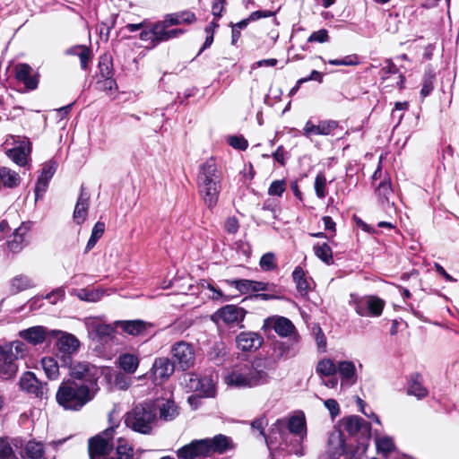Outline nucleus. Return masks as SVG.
Here are the masks:
<instances>
[{
    "label": "nucleus",
    "mask_w": 459,
    "mask_h": 459,
    "mask_svg": "<svg viewBox=\"0 0 459 459\" xmlns=\"http://www.w3.org/2000/svg\"><path fill=\"white\" fill-rule=\"evenodd\" d=\"M338 124L335 121H321L318 125H314L311 120L307 121L302 134L307 138H312L314 135H329L337 128Z\"/></svg>",
    "instance_id": "nucleus-23"
},
{
    "label": "nucleus",
    "mask_w": 459,
    "mask_h": 459,
    "mask_svg": "<svg viewBox=\"0 0 459 459\" xmlns=\"http://www.w3.org/2000/svg\"><path fill=\"white\" fill-rule=\"evenodd\" d=\"M74 294L80 300L86 302H98L105 295V290L99 288H82L74 290Z\"/></svg>",
    "instance_id": "nucleus-31"
},
{
    "label": "nucleus",
    "mask_w": 459,
    "mask_h": 459,
    "mask_svg": "<svg viewBox=\"0 0 459 459\" xmlns=\"http://www.w3.org/2000/svg\"><path fill=\"white\" fill-rule=\"evenodd\" d=\"M315 255L326 264H333V251L328 244L317 243L313 247Z\"/></svg>",
    "instance_id": "nucleus-42"
},
{
    "label": "nucleus",
    "mask_w": 459,
    "mask_h": 459,
    "mask_svg": "<svg viewBox=\"0 0 459 459\" xmlns=\"http://www.w3.org/2000/svg\"><path fill=\"white\" fill-rule=\"evenodd\" d=\"M246 313V310L240 307L226 305L217 311L216 316L221 319L226 325H233L242 323Z\"/></svg>",
    "instance_id": "nucleus-20"
},
{
    "label": "nucleus",
    "mask_w": 459,
    "mask_h": 459,
    "mask_svg": "<svg viewBox=\"0 0 459 459\" xmlns=\"http://www.w3.org/2000/svg\"><path fill=\"white\" fill-rule=\"evenodd\" d=\"M428 393L427 388L421 383L420 377L419 375L411 376L407 394L417 397V399H422L428 395Z\"/></svg>",
    "instance_id": "nucleus-36"
},
{
    "label": "nucleus",
    "mask_w": 459,
    "mask_h": 459,
    "mask_svg": "<svg viewBox=\"0 0 459 459\" xmlns=\"http://www.w3.org/2000/svg\"><path fill=\"white\" fill-rule=\"evenodd\" d=\"M315 191L318 198L323 199L325 197L326 192V179L323 174H317L315 178Z\"/></svg>",
    "instance_id": "nucleus-52"
},
{
    "label": "nucleus",
    "mask_w": 459,
    "mask_h": 459,
    "mask_svg": "<svg viewBox=\"0 0 459 459\" xmlns=\"http://www.w3.org/2000/svg\"><path fill=\"white\" fill-rule=\"evenodd\" d=\"M20 184V176L17 172L6 168H0V190L2 186L13 188Z\"/></svg>",
    "instance_id": "nucleus-32"
},
{
    "label": "nucleus",
    "mask_w": 459,
    "mask_h": 459,
    "mask_svg": "<svg viewBox=\"0 0 459 459\" xmlns=\"http://www.w3.org/2000/svg\"><path fill=\"white\" fill-rule=\"evenodd\" d=\"M171 354L174 364L182 370H186L195 364V351L193 347L186 342H178L172 346Z\"/></svg>",
    "instance_id": "nucleus-12"
},
{
    "label": "nucleus",
    "mask_w": 459,
    "mask_h": 459,
    "mask_svg": "<svg viewBox=\"0 0 459 459\" xmlns=\"http://www.w3.org/2000/svg\"><path fill=\"white\" fill-rule=\"evenodd\" d=\"M271 363L266 359H256L251 363H239L230 368L224 382L228 386L236 388H252L263 385L270 381L268 370Z\"/></svg>",
    "instance_id": "nucleus-1"
},
{
    "label": "nucleus",
    "mask_w": 459,
    "mask_h": 459,
    "mask_svg": "<svg viewBox=\"0 0 459 459\" xmlns=\"http://www.w3.org/2000/svg\"><path fill=\"white\" fill-rule=\"evenodd\" d=\"M204 443L208 446V456L212 454H223L233 448L232 441L230 437L219 434L212 438H204Z\"/></svg>",
    "instance_id": "nucleus-26"
},
{
    "label": "nucleus",
    "mask_w": 459,
    "mask_h": 459,
    "mask_svg": "<svg viewBox=\"0 0 459 459\" xmlns=\"http://www.w3.org/2000/svg\"><path fill=\"white\" fill-rule=\"evenodd\" d=\"M156 409L152 403L135 405L125 416L126 427L143 435L151 434L157 418Z\"/></svg>",
    "instance_id": "nucleus-5"
},
{
    "label": "nucleus",
    "mask_w": 459,
    "mask_h": 459,
    "mask_svg": "<svg viewBox=\"0 0 459 459\" xmlns=\"http://www.w3.org/2000/svg\"><path fill=\"white\" fill-rule=\"evenodd\" d=\"M15 78L30 90H35L39 84L38 74L27 64H19L15 66Z\"/></svg>",
    "instance_id": "nucleus-24"
},
{
    "label": "nucleus",
    "mask_w": 459,
    "mask_h": 459,
    "mask_svg": "<svg viewBox=\"0 0 459 459\" xmlns=\"http://www.w3.org/2000/svg\"><path fill=\"white\" fill-rule=\"evenodd\" d=\"M292 277L299 294L301 296L307 295L310 290V282L305 277L304 270L299 266L296 267L292 273Z\"/></svg>",
    "instance_id": "nucleus-35"
},
{
    "label": "nucleus",
    "mask_w": 459,
    "mask_h": 459,
    "mask_svg": "<svg viewBox=\"0 0 459 459\" xmlns=\"http://www.w3.org/2000/svg\"><path fill=\"white\" fill-rule=\"evenodd\" d=\"M285 190L286 181L284 179L274 180L268 188V195L272 196H281Z\"/></svg>",
    "instance_id": "nucleus-54"
},
{
    "label": "nucleus",
    "mask_w": 459,
    "mask_h": 459,
    "mask_svg": "<svg viewBox=\"0 0 459 459\" xmlns=\"http://www.w3.org/2000/svg\"><path fill=\"white\" fill-rule=\"evenodd\" d=\"M28 354V347L22 341L16 340L4 345H0V375L9 379L15 376L18 370L16 360Z\"/></svg>",
    "instance_id": "nucleus-6"
},
{
    "label": "nucleus",
    "mask_w": 459,
    "mask_h": 459,
    "mask_svg": "<svg viewBox=\"0 0 459 459\" xmlns=\"http://www.w3.org/2000/svg\"><path fill=\"white\" fill-rule=\"evenodd\" d=\"M160 411V418L169 421L174 420L178 415V409L174 401L168 399L161 404L158 405Z\"/></svg>",
    "instance_id": "nucleus-37"
},
{
    "label": "nucleus",
    "mask_w": 459,
    "mask_h": 459,
    "mask_svg": "<svg viewBox=\"0 0 459 459\" xmlns=\"http://www.w3.org/2000/svg\"><path fill=\"white\" fill-rule=\"evenodd\" d=\"M56 333L55 329L36 325L19 332V336L33 346L40 345L45 342H51Z\"/></svg>",
    "instance_id": "nucleus-13"
},
{
    "label": "nucleus",
    "mask_w": 459,
    "mask_h": 459,
    "mask_svg": "<svg viewBox=\"0 0 459 459\" xmlns=\"http://www.w3.org/2000/svg\"><path fill=\"white\" fill-rule=\"evenodd\" d=\"M118 361L120 368L129 374L135 372L139 365V359L137 356L130 353L120 355Z\"/></svg>",
    "instance_id": "nucleus-40"
},
{
    "label": "nucleus",
    "mask_w": 459,
    "mask_h": 459,
    "mask_svg": "<svg viewBox=\"0 0 459 459\" xmlns=\"http://www.w3.org/2000/svg\"><path fill=\"white\" fill-rule=\"evenodd\" d=\"M25 453L30 459H41L44 455L42 443L29 441L25 446Z\"/></svg>",
    "instance_id": "nucleus-48"
},
{
    "label": "nucleus",
    "mask_w": 459,
    "mask_h": 459,
    "mask_svg": "<svg viewBox=\"0 0 459 459\" xmlns=\"http://www.w3.org/2000/svg\"><path fill=\"white\" fill-rule=\"evenodd\" d=\"M231 285L234 286L239 292L246 294L251 291V280H236L231 281Z\"/></svg>",
    "instance_id": "nucleus-62"
},
{
    "label": "nucleus",
    "mask_w": 459,
    "mask_h": 459,
    "mask_svg": "<svg viewBox=\"0 0 459 459\" xmlns=\"http://www.w3.org/2000/svg\"><path fill=\"white\" fill-rule=\"evenodd\" d=\"M192 387L195 391H199L206 397L215 395V384L212 376H204L200 377L191 378Z\"/></svg>",
    "instance_id": "nucleus-29"
},
{
    "label": "nucleus",
    "mask_w": 459,
    "mask_h": 459,
    "mask_svg": "<svg viewBox=\"0 0 459 459\" xmlns=\"http://www.w3.org/2000/svg\"><path fill=\"white\" fill-rule=\"evenodd\" d=\"M376 192L382 204L386 203L388 205L390 204L389 196L393 193L390 179L385 178L382 182H380L376 189Z\"/></svg>",
    "instance_id": "nucleus-47"
},
{
    "label": "nucleus",
    "mask_w": 459,
    "mask_h": 459,
    "mask_svg": "<svg viewBox=\"0 0 459 459\" xmlns=\"http://www.w3.org/2000/svg\"><path fill=\"white\" fill-rule=\"evenodd\" d=\"M268 421L265 417H260L252 421L251 427L255 430L259 431V434L264 438L266 441V437H269V434L266 436L264 433V429L267 426Z\"/></svg>",
    "instance_id": "nucleus-61"
},
{
    "label": "nucleus",
    "mask_w": 459,
    "mask_h": 459,
    "mask_svg": "<svg viewBox=\"0 0 459 459\" xmlns=\"http://www.w3.org/2000/svg\"><path fill=\"white\" fill-rule=\"evenodd\" d=\"M264 342V338L255 332H242L236 338L238 349L243 351L258 350Z\"/></svg>",
    "instance_id": "nucleus-21"
},
{
    "label": "nucleus",
    "mask_w": 459,
    "mask_h": 459,
    "mask_svg": "<svg viewBox=\"0 0 459 459\" xmlns=\"http://www.w3.org/2000/svg\"><path fill=\"white\" fill-rule=\"evenodd\" d=\"M325 406L329 411L332 418L336 417L340 413V407L334 399H327L324 402Z\"/></svg>",
    "instance_id": "nucleus-63"
},
{
    "label": "nucleus",
    "mask_w": 459,
    "mask_h": 459,
    "mask_svg": "<svg viewBox=\"0 0 459 459\" xmlns=\"http://www.w3.org/2000/svg\"><path fill=\"white\" fill-rule=\"evenodd\" d=\"M32 287H34L33 281L26 275H17L11 281V291L13 293H18Z\"/></svg>",
    "instance_id": "nucleus-41"
},
{
    "label": "nucleus",
    "mask_w": 459,
    "mask_h": 459,
    "mask_svg": "<svg viewBox=\"0 0 459 459\" xmlns=\"http://www.w3.org/2000/svg\"><path fill=\"white\" fill-rule=\"evenodd\" d=\"M61 368H68L69 376L75 380L82 381L81 385L99 390L97 381L100 377V370L95 366L85 361H75L73 359L71 364L61 365Z\"/></svg>",
    "instance_id": "nucleus-8"
},
{
    "label": "nucleus",
    "mask_w": 459,
    "mask_h": 459,
    "mask_svg": "<svg viewBox=\"0 0 459 459\" xmlns=\"http://www.w3.org/2000/svg\"><path fill=\"white\" fill-rule=\"evenodd\" d=\"M39 384L35 375L31 372H26L20 379V385L22 390L28 393L35 391V386Z\"/></svg>",
    "instance_id": "nucleus-50"
},
{
    "label": "nucleus",
    "mask_w": 459,
    "mask_h": 459,
    "mask_svg": "<svg viewBox=\"0 0 459 459\" xmlns=\"http://www.w3.org/2000/svg\"><path fill=\"white\" fill-rule=\"evenodd\" d=\"M30 222H22L14 230L7 240V247L10 252L16 254L21 252L29 244V233Z\"/></svg>",
    "instance_id": "nucleus-14"
},
{
    "label": "nucleus",
    "mask_w": 459,
    "mask_h": 459,
    "mask_svg": "<svg viewBox=\"0 0 459 459\" xmlns=\"http://www.w3.org/2000/svg\"><path fill=\"white\" fill-rule=\"evenodd\" d=\"M96 86L99 91L109 92L117 89V82L113 78H101L97 81Z\"/></svg>",
    "instance_id": "nucleus-56"
},
{
    "label": "nucleus",
    "mask_w": 459,
    "mask_h": 459,
    "mask_svg": "<svg viewBox=\"0 0 459 459\" xmlns=\"http://www.w3.org/2000/svg\"><path fill=\"white\" fill-rule=\"evenodd\" d=\"M41 366L48 379L55 380L58 378L60 375L59 368H61V365H58V362L55 358L44 357L41 359Z\"/></svg>",
    "instance_id": "nucleus-34"
},
{
    "label": "nucleus",
    "mask_w": 459,
    "mask_h": 459,
    "mask_svg": "<svg viewBox=\"0 0 459 459\" xmlns=\"http://www.w3.org/2000/svg\"><path fill=\"white\" fill-rule=\"evenodd\" d=\"M97 392L98 389L67 380L58 387L56 399L65 410L80 411L94 398Z\"/></svg>",
    "instance_id": "nucleus-3"
},
{
    "label": "nucleus",
    "mask_w": 459,
    "mask_h": 459,
    "mask_svg": "<svg viewBox=\"0 0 459 459\" xmlns=\"http://www.w3.org/2000/svg\"><path fill=\"white\" fill-rule=\"evenodd\" d=\"M337 373H339L341 377L342 387H351L357 383L358 374L353 361H338Z\"/></svg>",
    "instance_id": "nucleus-19"
},
{
    "label": "nucleus",
    "mask_w": 459,
    "mask_h": 459,
    "mask_svg": "<svg viewBox=\"0 0 459 459\" xmlns=\"http://www.w3.org/2000/svg\"><path fill=\"white\" fill-rule=\"evenodd\" d=\"M57 162L54 160H48L43 164L41 173L37 180L35 186L36 200L41 197L42 195L46 192L49 181L57 169Z\"/></svg>",
    "instance_id": "nucleus-16"
},
{
    "label": "nucleus",
    "mask_w": 459,
    "mask_h": 459,
    "mask_svg": "<svg viewBox=\"0 0 459 459\" xmlns=\"http://www.w3.org/2000/svg\"><path fill=\"white\" fill-rule=\"evenodd\" d=\"M328 63L333 65H357L359 61L356 55H350L342 59H330Z\"/></svg>",
    "instance_id": "nucleus-58"
},
{
    "label": "nucleus",
    "mask_w": 459,
    "mask_h": 459,
    "mask_svg": "<svg viewBox=\"0 0 459 459\" xmlns=\"http://www.w3.org/2000/svg\"><path fill=\"white\" fill-rule=\"evenodd\" d=\"M376 446L378 453L387 455L394 450V443L392 437L387 436L378 437L376 438Z\"/></svg>",
    "instance_id": "nucleus-46"
},
{
    "label": "nucleus",
    "mask_w": 459,
    "mask_h": 459,
    "mask_svg": "<svg viewBox=\"0 0 459 459\" xmlns=\"http://www.w3.org/2000/svg\"><path fill=\"white\" fill-rule=\"evenodd\" d=\"M434 79H435V73L433 72V70L430 68L426 70L424 76H423L422 88L420 91V96L422 99L428 97L433 91Z\"/></svg>",
    "instance_id": "nucleus-45"
},
{
    "label": "nucleus",
    "mask_w": 459,
    "mask_h": 459,
    "mask_svg": "<svg viewBox=\"0 0 459 459\" xmlns=\"http://www.w3.org/2000/svg\"><path fill=\"white\" fill-rule=\"evenodd\" d=\"M105 230L104 222L98 221L91 231V235L87 242L85 252L90 251L96 245L97 241L101 238Z\"/></svg>",
    "instance_id": "nucleus-49"
},
{
    "label": "nucleus",
    "mask_w": 459,
    "mask_h": 459,
    "mask_svg": "<svg viewBox=\"0 0 459 459\" xmlns=\"http://www.w3.org/2000/svg\"><path fill=\"white\" fill-rule=\"evenodd\" d=\"M114 432L115 428L111 427L89 440L91 459H108V455L113 447L109 442L113 438Z\"/></svg>",
    "instance_id": "nucleus-10"
},
{
    "label": "nucleus",
    "mask_w": 459,
    "mask_h": 459,
    "mask_svg": "<svg viewBox=\"0 0 459 459\" xmlns=\"http://www.w3.org/2000/svg\"><path fill=\"white\" fill-rule=\"evenodd\" d=\"M56 333H55L54 339H56V357L59 359L61 365L71 364L73 356L79 350L80 341L75 335L70 333L61 330H56Z\"/></svg>",
    "instance_id": "nucleus-9"
},
{
    "label": "nucleus",
    "mask_w": 459,
    "mask_h": 459,
    "mask_svg": "<svg viewBox=\"0 0 459 459\" xmlns=\"http://www.w3.org/2000/svg\"><path fill=\"white\" fill-rule=\"evenodd\" d=\"M380 74L382 82L391 80V82L385 85L386 87L391 86L399 87L400 89L403 88L404 83V76L402 74L396 65L392 62V60L387 59L385 61V65L381 68Z\"/></svg>",
    "instance_id": "nucleus-17"
},
{
    "label": "nucleus",
    "mask_w": 459,
    "mask_h": 459,
    "mask_svg": "<svg viewBox=\"0 0 459 459\" xmlns=\"http://www.w3.org/2000/svg\"><path fill=\"white\" fill-rule=\"evenodd\" d=\"M31 152V143L28 138H23L19 144L7 151V156L17 165L22 167L27 163V157Z\"/></svg>",
    "instance_id": "nucleus-25"
},
{
    "label": "nucleus",
    "mask_w": 459,
    "mask_h": 459,
    "mask_svg": "<svg viewBox=\"0 0 459 459\" xmlns=\"http://www.w3.org/2000/svg\"><path fill=\"white\" fill-rule=\"evenodd\" d=\"M116 325L131 335L141 334L146 330V323L142 320L117 321Z\"/></svg>",
    "instance_id": "nucleus-33"
},
{
    "label": "nucleus",
    "mask_w": 459,
    "mask_h": 459,
    "mask_svg": "<svg viewBox=\"0 0 459 459\" xmlns=\"http://www.w3.org/2000/svg\"><path fill=\"white\" fill-rule=\"evenodd\" d=\"M260 267L264 271H272L276 268L275 255L272 252L264 254L259 262Z\"/></svg>",
    "instance_id": "nucleus-53"
},
{
    "label": "nucleus",
    "mask_w": 459,
    "mask_h": 459,
    "mask_svg": "<svg viewBox=\"0 0 459 459\" xmlns=\"http://www.w3.org/2000/svg\"><path fill=\"white\" fill-rule=\"evenodd\" d=\"M100 78H112L113 68L112 64L108 58H104L99 63Z\"/></svg>",
    "instance_id": "nucleus-57"
},
{
    "label": "nucleus",
    "mask_w": 459,
    "mask_h": 459,
    "mask_svg": "<svg viewBox=\"0 0 459 459\" xmlns=\"http://www.w3.org/2000/svg\"><path fill=\"white\" fill-rule=\"evenodd\" d=\"M329 41L328 31L325 29H321L314 31L307 39V42L325 43Z\"/></svg>",
    "instance_id": "nucleus-60"
},
{
    "label": "nucleus",
    "mask_w": 459,
    "mask_h": 459,
    "mask_svg": "<svg viewBox=\"0 0 459 459\" xmlns=\"http://www.w3.org/2000/svg\"><path fill=\"white\" fill-rule=\"evenodd\" d=\"M296 351L291 344L286 342H276L272 348L271 358L273 362L287 359L295 356Z\"/></svg>",
    "instance_id": "nucleus-30"
},
{
    "label": "nucleus",
    "mask_w": 459,
    "mask_h": 459,
    "mask_svg": "<svg viewBox=\"0 0 459 459\" xmlns=\"http://www.w3.org/2000/svg\"><path fill=\"white\" fill-rule=\"evenodd\" d=\"M152 27L154 34V46L168 40L167 28H169V26H167L163 21L153 24Z\"/></svg>",
    "instance_id": "nucleus-51"
},
{
    "label": "nucleus",
    "mask_w": 459,
    "mask_h": 459,
    "mask_svg": "<svg viewBox=\"0 0 459 459\" xmlns=\"http://www.w3.org/2000/svg\"><path fill=\"white\" fill-rule=\"evenodd\" d=\"M65 53L71 56H78L82 69L87 68V64L91 56V50L84 46H74L68 48Z\"/></svg>",
    "instance_id": "nucleus-43"
},
{
    "label": "nucleus",
    "mask_w": 459,
    "mask_h": 459,
    "mask_svg": "<svg viewBox=\"0 0 459 459\" xmlns=\"http://www.w3.org/2000/svg\"><path fill=\"white\" fill-rule=\"evenodd\" d=\"M175 371V364L171 362L169 358H158L155 359L152 368V374L153 376L154 382H162L169 378Z\"/></svg>",
    "instance_id": "nucleus-22"
},
{
    "label": "nucleus",
    "mask_w": 459,
    "mask_h": 459,
    "mask_svg": "<svg viewBox=\"0 0 459 459\" xmlns=\"http://www.w3.org/2000/svg\"><path fill=\"white\" fill-rule=\"evenodd\" d=\"M208 446L204 439H195L178 449L177 456L179 459H197L208 456Z\"/></svg>",
    "instance_id": "nucleus-15"
},
{
    "label": "nucleus",
    "mask_w": 459,
    "mask_h": 459,
    "mask_svg": "<svg viewBox=\"0 0 459 459\" xmlns=\"http://www.w3.org/2000/svg\"><path fill=\"white\" fill-rule=\"evenodd\" d=\"M293 434L302 440L307 435L306 420L303 414L294 415L288 420H278L271 428L266 445L270 450L287 445L288 437Z\"/></svg>",
    "instance_id": "nucleus-4"
},
{
    "label": "nucleus",
    "mask_w": 459,
    "mask_h": 459,
    "mask_svg": "<svg viewBox=\"0 0 459 459\" xmlns=\"http://www.w3.org/2000/svg\"><path fill=\"white\" fill-rule=\"evenodd\" d=\"M228 143L234 149L244 151L247 148V141L243 136L233 135L228 138Z\"/></svg>",
    "instance_id": "nucleus-59"
},
{
    "label": "nucleus",
    "mask_w": 459,
    "mask_h": 459,
    "mask_svg": "<svg viewBox=\"0 0 459 459\" xmlns=\"http://www.w3.org/2000/svg\"><path fill=\"white\" fill-rule=\"evenodd\" d=\"M222 173L213 160H208L200 166L197 186L205 205L212 209L218 203L221 189Z\"/></svg>",
    "instance_id": "nucleus-2"
},
{
    "label": "nucleus",
    "mask_w": 459,
    "mask_h": 459,
    "mask_svg": "<svg viewBox=\"0 0 459 459\" xmlns=\"http://www.w3.org/2000/svg\"><path fill=\"white\" fill-rule=\"evenodd\" d=\"M338 363L333 359L325 358L318 361L316 371L321 377H333L337 373Z\"/></svg>",
    "instance_id": "nucleus-39"
},
{
    "label": "nucleus",
    "mask_w": 459,
    "mask_h": 459,
    "mask_svg": "<svg viewBox=\"0 0 459 459\" xmlns=\"http://www.w3.org/2000/svg\"><path fill=\"white\" fill-rule=\"evenodd\" d=\"M265 322L281 337L290 336L296 330L292 322L283 316H273L266 319Z\"/></svg>",
    "instance_id": "nucleus-28"
},
{
    "label": "nucleus",
    "mask_w": 459,
    "mask_h": 459,
    "mask_svg": "<svg viewBox=\"0 0 459 459\" xmlns=\"http://www.w3.org/2000/svg\"><path fill=\"white\" fill-rule=\"evenodd\" d=\"M239 228L238 221L236 217H230L225 221V230L230 234H235Z\"/></svg>",
    "instance_id": "nucleus-64"
},
{
    "label": "nucleus",
    "mask_w": 459,
    "mask_h": 459,
    "mask_svg": "<svg viewBox=\"0 0 459 459\" xmlns=\"http://www.w3.org/2000/svg\"><path fill=\"white\" fill-rule=\"evenodd\" d=\"M117 455L118 459H131L134 455L133 446L123 437L117 440Z\"/></svg>",
    "instance_id": "nucleus-44"
},
{
    "label": "nucleus",
    "mask_w": 459,
    "mask_h": 459,
    "mask_svg": "<svg viewBox=\"0 0 459 459\" xmlns=\"http://www.w3.org/2000/svg\"><path fill=\"white\" fill-rule=\"evenodd\" d=\"M84 325L89 336L92 340L106 342L110 339L115 332L111 325L106 324L104 320L97 316H90L84 319Z\"/></svg>",
    "instance_id": "nucleus-11"
},
{
    "label": "nucleus",
    "mask_w": 459,
    "mask_h": 459,
    "mask_svg": "<svg viewBox=\"0 0 459 459\" xmlns=\"http://www.w3.org/2000/svg\"><path fill=\"white\" fill-rule=\"evenodd\" d=\"M365 420L359 416H349L342 420V427L351 436L356 435L361 430Z\"/></svg>",
    "instance_id": "nucleus-38"
},
{
    "label": "nucleus",
    "mask_w": 459,
    "mask_h": 459,
    "mask_svg": "<svg viewBox=\"0 0 459 459\" xmlns=\"http://www.w3.org/2000/svg\"><path fill=\"white\" fill-rule=\"evenodd\" d=\"M0 459H17L12 446L5 438H0Z\"/></svg>",
    "instance_id": "nucleus-55"
},
{
    "label": "nucleus",
    "mask_w": 459,
    "mask_h": 459,
    "mask_svg": "<svg viewBox=\"0 0 459 459\" xmlns=\"http://www.w3.org/2000/svg\"><path fill=\"white\" fill-rule=\"evenodd\" d=\"M327 452L333 459H337L348 452L343 433L340 429H334L329 434Z\"/></svg>",
    "instance_id": "nucleus-18"
},
{
    "label": "nucleus",
    "mask_w": 459,
    "mask_h": 459,
    "mask_svg": "<svg viewBox=\"0 0 459 459\" xmlns=\"http://www.w3.org/2000/svg\"><path fill=\"white\" fill-rule=\"evenodd\" d=\"M90 204V195L85 191L83 186H81V193L76 202L74 211V221L77 224H82L85 221Z\"/></svg>",
    "instance_id": "nucleus-27"
},
{
    "label": "nucleus",
    "mask_w": 459,
    "mask_h": 459,
    "mask_svg": "<svg viewBox=\"0 0 459 459\" xmlns=\"http://www.w3.org/2000/svg\"><path fill=\"white\" fill-rule=\"evenodd\" d=\"M349 304L359 316L377 317L382 315L385 302L377 296H359L352 293L350 295Z\"/></svg>",
    "instance_id": "nucleus-7"
}]
</instances>
